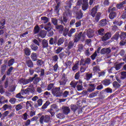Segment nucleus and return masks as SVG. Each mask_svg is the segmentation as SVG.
Returning <instances> with one entry per match:
<instances>
[{
  "mask_svg": "<svg viewBox=\"0 0 126 126\" xmlns=\"http://www.w3.org/2000/svg\"><path fill=\"white\" fill-rule=\"evenodd\" d=\"M70 16H71V12L70 10L65 11L63 14V19L60 20L61 24H63V25H65L66 22H67L68 17H70Z\"/></svg>",
  "mask_w": 126,
  "mask_h": 126,
  "instance_id": "1",
  "label": "nucleus"
},
{
  "mask_svg": "<svg viewBox=\"0 0 126 126\" xmlns=\"http://www.w3.org/2000/svg\"><path fill=\"white\" fill-rule=\"evenodd\" d=\"M39 122L40 125H44V122L49 124L51 123V117L48 115L45 116L42 115L40 118Z\"/></svg>",
  "mask_w": 126,
  "mask_h": 126,
  "instance_id": "2",
  "label": "nucleus"
},
{
  "mask_svg": "<svg viewBox=\"0 0 126 126\" xmlns=\"http://www.w3.org/2000/svg\"><path fill=\"white\" fill-rule=\"evenodd\" d=\"M37 74H35L34 75L33 77H30L28 79H26L24 78H22L20 80V83H22L24 85H26V84H28V83H30V82H32V81L35 79V78L36 77Z\"/></svg>",
  "mask_w": 126,
  "mask_h": 126,
  "instance_id": "3",
  "label": "nucleus"
},
{
  "mask_svg": "<svg viewBox=\"0 0 126 126\" xmlns=\"http://www.w3.org/2000/svg\"><path fill=\"white\" fill-rule=\"evenodd\" d=\"M61 88H55L52 90V93L56 97H61L63 95V92L61 91Z\"/></svg>",
  "mask_w": 126,
  "mask_h": 126,
  "instance_id": "4",
  "label": "nucleus"
},
{
  "mask_svg": "<svg viewBox=\"0 0 126 126\" xmlns=\"http://www.w3.org/2000/svg\"><path fill=\"white\" fill-rule=\"evenodd\" d=\"M91 63V59L89 58L82 59L80 61V65L85 66L86 64H90Z\"/></svg>",
  "mask_w": 126,
  "mask_h": 126,
  "instance_id": "5",
  "label": "nucleus"
},
{
  "mask_svg": "<svg viewBox=\"0 0 126 126\" xmlns=\"http://www.w3.org/2000/svg\"><path fill=\"white\" fill-rule=\"evenodd\" d=\"M111 49L110 47L108 48H103L100 51L101 55H109L111 53Z\"/></svg>",
  "mask_w": 126,
  "mask_h": 126,
  "instance_id": "6",
  "label": "nucleus"
},
{
  "mask_svg": "<svg viewBox=\"0 0 126 126\" xmlns=\"http://www.w3.org/2000/svg\"><path fill=\"white\" fill-rule=\"evenodd\" d=\"M82 32H80L79 33H76L74 35V42L75 43H77L79 42V40L81 39Z\"/></svg>",
  "mask_w": 126,
  "mask_h": 126,
  "instance_id": "7",
  "label": "nucleus"
},
{
  "mask_svg": "<svg viewBox=\"0 0 126 126\" xmlns=\"http://www.w3.org/2000/svg\"><path fill=\"white\" fill-rule=\"evenodd\" d=\"M99 6H95L94 8H92V10L91 11V15L92 17H95V15L97 14V11L98 10V7Z\"/></svg>",
  "mask_w": 126,
  "mask_h": 126,
  "instance_id": "8",
  "label": "nucleus"
},
{
  "mask_svg": "<svg viewBox=\"0 0 126 126\" xmlns=\"http://www.w3.org/2000/svg\"><path fill=\"white\" fill-rule=\"evenodd\" d=\"M62 110L63 114H64V115H68V114L70 113V108H69L68 106H63L62 107Z\"/></svg>",
  "mask_w": 126,
  "mask_h": 126,
  "instance_id": "9",
  "label": "nucleus"
},
{
  "mask_svg": "<svg viewBox=\"0 0 126 126\" xmlns=\"http://www.w3.org/2000/svg\"><path fill=\"white\" fill-rule=\"evenodd\" d=\"M67 81V79H66V78H65V76L63 75L59 81L60 85L64 86V85L66 84Z\"/></svg>",
  "mask_w": 126,
  "mask_h": 126,
  "instance_id": "10",
  "label": "nucleus"
},
{
  "mask_svg": "<svg viewBox=\"0 0 126 126\" xmlns=\"http://www.w3.org/2000/svg\"><path fill=\"white\" fill-rule=\"evenodd\" d=\"M82 17H83V13H82L81 10H79L76 13V19L79 20L81 19Z\"/></svg>",
  "mask_w": 126,
  "mask_h": 126,
  "instance_id": "11",
  "label": "nucleus"
},
{
  "mask_svg": "<svg viewBox=\"0 0 126 126\" xmlns=\"http://www.w3.org/2000/svg\"><path fill=\"white\" fill-rule=\"evenodd\" d=\"M56 1L57 5H56L54 7V10L55 12H57V13H58L60 11V7H61L62 2H61V1H58V0H56Z\"/></svg>",
  "mask_w": 126,
  "mask_h": 126,
  "instance_id": "12",
  "label": "nucleus"
},
{
  "mask_svg": "<svg viewBox=\"0 0 126 126\" xmlns=\"http://www.w3.org/2000/svg\"><path fill=\"white\" fill-rule=\"evenodd\" d=\"M87 35L88 38H92L94 36V31L91 29L88 30L87 31Z\"/></svg>",
  "mask_w": 126,
  "mask_h": 126,
  "instance_id": "13",
  "label": "nucleus"
},
{
  "mask_svg": "<svg viewBox=\"0 0 126 126\" xmlns=\"http://www.w3.org/2000/svg\"><path fill=\"white\" fill-rule=\"evenodd\" d=\"M101 15H102V14L100 12H97L96 14V15L94 16V21L95 23H97V22H98L100 20Z\"/></svg>",
  "mask_w": 126,
  "mask_h": 126,
  "instance_id": "14",
  "label": "nucleus"
},
{
  "mask_svg": "<svg viewBox=\"0 0 126 126\" xmlns=\"http://www.w3.org/2000/svg\"><path fill=\"white\" fill-rule=\"evenodd\" d=\"M74 0H67L66 2L65 7H66V8H71V5H72V4L74 2Z\"/></svg>",
  "mask_w": 126,
  "mask_h": 126,
  "instance_id": "15",
  "label": "nucleus"
},
{
  "mask_svg": "<svg viewBox=\"0 0 126 126\" xmlns=\"http://www.w3.org/2000/svg\"><path fill=\"white\" fill-rule=\"evenodd\" d=\"M111 34L109 33H106L103 36L101 37V41H107L111 38Z\"/></svg>",
  "mask_w": 126,
  "mask_h": 126,
  "instance_id": "16",
  "label": "nucleus"
},
{
  "mask_svg": "<svg viewBox=\"0 0 126 126\" xmlns=\"http://www.w3.org/2000/svg\"><path fill=\"white\" fill-rule=\"evenodd\" d=\"M41 45L43 49L48 48V47H49V43L48 42V40H46V39H44L42 41Z\"/></svg>",
  "mask_w": 126,
  "mask_h": 126,
  "instance_id": "17",
  "label": "nucleus"
},
{
  "mask_svg": "<svg viewBox=\"0 0 126 126\" xmlns=\"http://www.w3.org/2000/svg\"><path fill=\"white\" fill-rule=\"evenodd\" d=\"M43 105V99L42 98L38 99L37 100V103H35L34 105V108H38L40 106Z\"/></svg>",
  "mask_w": 126,
  "mask_h": 126,
  "instance_id": "18",
  "label": "nucleus"
},
{
  "mask_svg": "<svg viewBox=\"0 0 126 126\" xmlns=\"http://www.w3.org/2000/svg\"><path fill=\"white\" fill-rule=\"evenodd\" d=\"M90 87L88 89V91L89 92H92L95 90V88L96 87V84H90Z\"/></svg>",
  "mask_w": 126,
  "mask_h": 126,
  "instance_id": "19",
  "label": "nucleus"
},
{
  "mask_svg": "<svg viewBox=\"0 0 126 126\" xmlns=\"http://www.w3.org/2000/svg\"><path fill=\"white\" fill-rule=\"evenodd\" d=\"M31 91V88H27L25 90H22L21 91V94L23 96H24V95H26V94H28L29 92Z\"/></svg>",
  "mask_w": 126,
  "mask_h": 126,
  "instance_id": "20",
  "label": "nucleus"
},
{
  "mask_svg": "<svg viewBox=\"0 0 126 126\" xmlns=\"http://www.w3.org/2000/svg\"><path fill=\"white\" fill-rule=\"evenodd\" d=\"M78 84L77 85V89L78 91H81L82 90V88H83V86H82V81L81 80H79Z\"/></svg>",
  "mask_w": 126,
  "mask_h": 126,
  "instance_id": "21",
  "label": "nucleus"
},
{
  "mask_svg": "<svg viewBox=\"0 0 126 126\" xmlns=\"http://www.w3.org/2000/svg\"><path fill=\"white\" fill-rule=\"evenodd\" d=\"M123 64H125L124 62L118 64H116L114 66V68H115V69L116 70H120V69H121V68L122 67V66H123Z\"/></svg>",
  "mask_w": 126,
  "mask_h": 126,
  "instance_id": "22",
  "label": "nucleus"
},
{
  "mask_svg": "<svg viewBox=\"0 0 126 126\" xmlns=\"http://www.w3.org/2000/svg\"><path fill=\"white\" fill-rule=\"evenodd\" d=\"M44 29L45 30H47V31H49L52 29V24H51V22H48L45 25Z\"/></svg>",
  "mask_w": 126,
  "mask_h": 126,
  "instance_id": "23",
  "label": "nucleus"
},
{
  "mask_svg": "<svg viewBox=\"0 0 126 126\" xmlns=\"http://www.w3.org/2000/svg\"><path fill=\"white\" fill-rule=\"evenodd\" d=\"M109 17L110 19H114L117 16V13L115 11H112L109 12Z\"/></svg>",
  "mask_w": 126,
  "mask_h": 126,
  "instance_id": "24",
  "label": "nucleus"
},
{
  "mask_svg": "<svg viewBox=\"0 0 126 126\" xmlns=\"http://www.w3.org/2000/svg\"><path fill=\"white\" fill-rule=\"evenodd\" d=\"M101 83L105 86H108L111 84V80L110 79H105L102 81Z\"/></svg>",
  "mask_w": 126,
  "mask_h": 126,
  "instance_id": "25",
  "label": "nucleus"
},
{
  "mask_svg": "<svg viewBox=\"0 0 126 126\" xmlns=\"http://www.w3.org/2000/svg\"><path fill=\"white\" fill-rule=\"evenodd\" d=\"M99 24V25L101 26V27H104V26H106V25H107V21L106 19H104L100 21Z\"/></svg>",
  "mask_w": 126,
  "mask_h": 126,
  "instance_id": "26",
  "label": "nucleus"
},
{
  "mask_svg": "<svg viewBox=\"0 0 126 126\" xmlns=\"http://www.w3.org/2000/svg\"><path fill=\"white\" fill-rule=\"evenodd\" d=\"M126 4V1H123L119 4L116 5V7L118 8V9H122V8H124V5Z\"/></svg>",
  "mask_w": 126,
  "mask_h": 126,
  "instance_id": "27",
  "label": "nucleus"
},
{
  "mask_svg": "<svg viewBox=\"0 0 126 126\" xmlns=\"http://www.w3.org/2000/svg\"><path fill=\"white\" fill-rule=\"evenodd\" d=\"M31 58L32 62H36L37 61V54L36 53H32L31 55Z\"/></svg>",
  "mask_w": 126,
  "mask_h": 126,
  "instance_id": "28",
  "label": "nucleus"
},
{
  "mask_svg": "<svg viewBox=\"0 0 126 126\" xmlns=\"http://www.w3.org/2000/svg\"><path fill=\"white\" fill-rule=\"evenodd\" d=\"M26 64H27V66H28V67L32 68L34 66V64L33 63V62H32V60H31L27 61L26 62Z\"/></svg>",
  "mask_w": 126,
  "mask_h": 126,
  "instance_id": "29",
  "label": "nucleus"
},
{
  "mask_svg": "<svg viewBox=\"0 0 126 126\" xmlns=\"http://www.w3.org/2000/svg\"><path fill=\"white\" fill-rule=\"evenodd\" d=\"M70 109L73 113H75L76 110L78 109V106L76 105L72 104L70 105Z\"/></svg>",
  "mask_w": 126,
  "mask_h": 126,
  "instance_id": "30",
  "label": "nucleus"
},
{
  "mask_svg": "<svg viewBox=\"0 0 126 126\" xmlns=\"http://www.w3.org/2000/svg\"><path fill=\"white\" fill-rule=\"evenodd\" d=\"M41 20L42 21V22L44 24H47V23H48V22H49V21H50V19L48 18L47 17H42L41 18Z\"/></svg>",
  "mask_w": 126,
  "mask_h": 126,
  "instance_id": "31",
  "label": "nucleus"
},
{
  "mask_svg": "<svg viewBox=\"0 0 126 126\" xmlns=\"http://www.w3.org/2000/svg\"><path fill=\"white\" fill-rule=\"evenodd\" d=\"M69 31V29L68 28H65L64 30H63V35L64 37H66V36H68V32Z\"/></svg>",
  "mask_w": 126,
  "mask_h": 126,
  "instance_id": "32",
  "label": "nucleus"
},
{
  "mask_svg": "<svg viewBox=\"0 0 126 126\" xmlns=\"http://www.w3.org/2000/svg\"><path fill=\"white\" fill-rule=\"evenodd\" d=\"M2 108L3 109L4 111H6L7 109L11 110V109H12V106L10 104H5L3 106Z\"/></svg>",
  "mask_w": 126,
  "mask_h": 126,
  "instance_id": "33",
  "label": "nucleus"
},
{
  "mask_svg": "<svg viewBox=\"0 0 126 126\" xmlns=\"http://www.w3.org/2000/svg\"><path fill=\"white\" fill-rule=\"evenodd\" d=\"M113 87L114 88H115V89H118L119 87H121V85L119 83H118L117 81H114L113 82Z\"/></svg>",
  "mask_w": 126,
  "mask_h": 126,
  "instance_id": "34",
  "label": "nucleus"
},
{
  "mask_svg": "<svg viewBox=\"0 0 126 126\" xmlns=\"http://www.w3.org/2000/svg\"><path fill=\"white\" fill-rule=\"evenodd\" d=\"M76 30L75 29L72 28L69 31L68 33V37H72V34L75 33Z\"/></svg>",
  "mask_w": 126,
  "mask_h": 126,
  "instance_id": "35",
  "label": "nucleus"
},
{
  "mask_svg": "<svg viewBox=\"0 0 126 126\" xmlns=\"http://www.w3.org/2000/svg\"><path fill=\"white\" fill-rule=\"evenodd\" d=\"M55 28L57 29V30H59L60 32H63V26L62 25H57L56 26H55Z\"/></svg>",
  "mask_w": 126,
  "mask_h": 126,
  "instance_id": "36",
  "label": "nucleus"
},
{
  "mask_svg": "<svg viewBox=\"0 0 126 126\" xmlns=\"http://www.w3.org/2000/svg\"><path fill=\"white\" fill-rule=\"evenodd\" d=\"M99 94V91H97L95 92L92 93L90 94L89 97L90 98H94V97H96V96H98Z\"/></svg>",
  "mask_w": 126,
  "mask_h": 126,
  "instance_id": "37",
  "label": "nucleus"
},
{
  "mask_svg": "<svg viewBox=\"0 0 126 126\" xmlns=\"http://www.w3.org/2000/svg\"><path fill=\"white\" fill-rule=\"evenodd\" d=\"M39 35L41 38H45L47 35V32L45 31H41L40 32Z\"/></svg>",
  "mask_w": 126,
  "mask_h": 126,
  "instance_id": "38",
  "label": "nucleus"
},
{
  "mask_svg": "<svg viewBox=\"0 0 126 126\" xmlns=\"http://www.w3.org/2000/svg\"><path fill=\"white\" fill-rule=\"evenodd\" d=\"M78 65H79V62H78L77 63H76L72 67V69L73 71H75V70H77V69L79 68Z\"/></svg>",
  "mask_w": 126,
  "mask_h": 126,
  "instance_id": "39",
  "label": "nucleus"
},
{
  "mask_svg": "<svg viewBox=\"0 0 126 126\" xmlns=\"http://www.w3.org/2000/svg\"><path fill=\"white\" fill-rule=\"evenodd\" d=\"M0 24L1 26H0V30H2L4 28V25H5V20L3 19L0 21Z\"/></svg>",
  "mask_w": 126,
  "mask_h": 126,
  "instance_id": "40",
  "label": "nucleus"
},
{
  "mask_svg": "<svg viewBox=\"0 0 126 126\" xmlns=\"http://www.w3.org/2000/svg\"><path fill=\"white\" fill-rule=\"evenodd\" d=\"M31 49H32V51H38V47L36 45V44H34V43H32L31 46Z\"/></svg>",
  "mask_w": 126,
  "mask_h": 126,
  "instance_id": "41",
  "label": "nucleus"
},
{
  "mask_svg": "<svg viewBox=\"0 0 126 126\" xmlns=\"http://www.w3.org/2000/svg\"><path fill=\"white\" fill-rule=\"evenodd\" d=\"M78 83H79L78 81H73L70 83V85L71 87H72L73 88H75Z\"/></svg>",
  "mask_w": 126,
  "mask_h": 126,
  "instance_id": "42",
  "label": "nucleus"
},
{
  "mask_svg": "<svg viewBox=\"0 0 126 126\" xmlns=\"http://www.w3.org/2000/svg\"><path fill=\"white\" fill-rule=\"evenodd\" d=\"M93 76V74L92 73H86V80H90L91 78H92V77Z\"/></svg>",
  "mask_w": 126,
  "mask_h": 126,
  "instance_id": "43",
  "label": "nucleus"
},
{
  "mask_svg": "<svg viewBox=\"0 0 126 126\" xmlns=\"http://www.w3.org/2000/svg\"><path fill=\"white\" fill-rule=\"evenodd\" d=\"M64 42V39H63V38H59L57 42L58 46H61V45H63Z\"/></svg>",
  "mask_w": 126,
  "mask_h": 126,
  "instance_id": "44",
  "label": "nucleus"
},
{
  "mask_svg": "<svg viewBox=\"0 0 126 126\" xmlns=\"http://www.w3.org/2000/svg\"><path fill=\"white\" fill-rule=\"evenodd\" d=\"M74 41L71 40L70 41L68 44V49L69 50H70V49L72 48V47H73V46H74Z\"/></svg>",
  "mask_w": 126,
  "mask_h": 126,
  "instance_id": "45",
  "label": "nucleus"
},
{
  "mask_svg": "<svg viewBox=\"0 0 126 126\" xmlns=\"http://www.w3.org/2000/svg\"><path fill=\"white\" fill-rule=\"evenodd\" d=\"M50 45H57V40L54 39L53 38L51 37L49 40Z\"/></svg>",
  "mask_w": 126,
  "mask_h": 126,
  "instance_id": "46",
  "label": "nucleus"
},
{
  "mask_svg": "<svg viewBox=\"0 0 126 126\" xmlns=\"http://www.w3.org/2000/svg\"><path fill=\"white\" fill-rule=\"evenodd\" d=\"M50 104H51V103H50L49 101H46V102L43 104V105L42 106L41 109L42 110H45V109H47V107H48V106H49V105H50Z\"/></svg>",
  "mask_w": 126,
  "mask_h": 126,
  "instance_id": "47",
  "label": "nucleus"
},
{
  "mask_svg": "<svg viewBox=\"0 0 126 126\" xmlns=\"http://www.w3.org/2000/svg\"><path fill=\"white\" fill-rule=\"evenodd\" d=\"M62 95L63 98H66V97L70 95V94L69 91H65L63 93H62Z\"/></svg>",
  "mask_w": 126,
  "mask_h": 126,
  "instance_id": "48",
  "label": "nucleus"
},
{
  "mask_svg": "<svg viewBox=\"0 0 126 126\" xmlns=\"http://www.w3.org/2000/svg\"><path fill=\"white\" fill-rule=\"evenodd\" d=\"M24 51H25V54L26 56H30V55H31V51L29 48H26L24 49Z\"/></svg>",
  "mask_w": 126,
  "mask_h": 126,
  "instance_id": "49",
  "label": "nucleus"
},
{
  "mask_svg": "<svg viewBox=\"0 0 126 126\" xmlns=\"http://www.w3.org/2000/svg\"><path fill=\"white\" fill-rule=\"evenodd\" d=\"M33 32L34 34H38L40 32V27H39V26L37 25L34 27Z\"/></svg>",
  "mask_w": 126,
  "mask_h": 126,
  "instance_id": "50",
  "label": "nucleus"
},
{
  "mask_svg": "<svg viewBox=\"0 0 126 126\" xmlns=\"http://www.w3.org/2000/svg\"><path fill=\"white\" fill-rule=\"evenodd\" d=\"M78 52H80L81 53V52H82L83 50H84V45L82 44H79L78 45Z\"/></svg>",
  "mask_w": 126,
  "mask_h": 126,
  "instance_id": "51",
  "label": "nucleus"
},
{
  "mask_svg": "<svg viewBox=\"0 0 126 126\" xmlns=\"http://www.w3.org/2000/svg\"><path fill=\"white\" fill-rule=\"evenodd\" d=\"M121 76L120 77L121 79L124 80V79H126V71H122L121 72Z\"/></svg>",
  "mask_w": 126,
  "mask_h": 126,
  "instance_id": "52",
  "label": "nucleus"
},
{
  "mask_svg": "<svg viewBox=\"0 0 126 126\" xmlns=\"http://www.w3.org/2000/svg\"><path fill=\"white\" fill-rule=\"evenodd\" d=\"M6 70V65L5 64H3L2 65L1 67V73L3 74L4 72H5V70Z\"/></svg>",
  "mask_w": 126,
  "mask_h": 126,
  "instance_id": "53",
  "label": "nucleus"
},
{
  "mask_svg": "<svg viewBox=\"0 0 126 126\" xmlns=\"http://www.w3.org/2000/svg\"><path fill=\"white\" fill-rule=\"evenodd\" d=\"M51 22L55 27L58 25V19L56 18H52L51 19Z\"/></svg>",
  "mask_w": 126,
  "mask_h": 126,
  "instance_id": "54",
  "label": "nucleus"
},
{
  "mask_svg": "<svg viewBox=\"0 0 126 126\" xmlns=\"http://www.w3.org/2000/svg\"><path fill=\"white\" fill-rule=\"evenodd\" d=\"M48 112L50 113L51 115V117H54L55 116V112H56L55 110H54L52 107H51V108L48 110Z\"/></svg>",
  "mask_w": 126,
  "mask_h": 126,
  "instance_id": "55",
  "label": "nucleus"
},
{
  "mask_svg": "<svg viewBox=\"0 0 126 126\" xmlns=\"http://www.w3.org/2000/svg\"><path fill=\"white\" fill-rule=\"evenodd\" d=\"M34 81L33 82L34 84H37L40 80H41V78L38 77V75H37V76L34 78Z\"/></svg>",
  "mask_w": 126,
  "mask_h": 126,
  "instance_id": "56",
  "label": "nucleus"
},
{
  "mask_svg": "<svg viewBox=\"0 0 126 126\" xmlns=\"http://www.w3.org/2000/svg\"><path fill=\"white\" fill-rule=\"evenodd\" d=\"M120 38L121 40H125L126 38V32H122L121 34Z\"/></svg>",
  "mask_w": 126,
  "mask_h": 126,
  "instance_id": "57",
  "label": "nucleus"
},
{
  "mask_svg": "<svg viewBox=\"0 0 126 126\" xmlns=\"http://www.w3.org/2000/svg\"><path fill=\"white\" fill-rule=\"evenodd\" d=\"M82 8L84 11L88 9V4L83 3L82 6Z\"/></svg>",
  "mask_w": 126,
  "mask_h": 126,
  "instance_id": "58",
  "label": "nucleus"
},
{
  "mask_svg": "<svg viewBox=\"0 0 126 126\" xmlns=\"http://www.w3.org/2000/svg\"><path fill=\"white\" fill-rule=\"evenodd\" d=\"M14 63V59H11L8 62V66H11Z\"/></svg>",
  "mask_w": 126,
  "mask_h": 126,
  "instance_id": "59",
  "label": "nucleus"
},
{
  "mask_svg": "<svg viewBox=\"0 0 126 126\" xmlns=\"http://www.w3.org/2000/svg\"><path fill=\"white\" fill-rule=\"evenodd\" d=\"M93 71H94V72L100 71V67H99L98 65L94 66L93 67Z\"/></svg>",
  "mask_w": 126,
  "mask_h": 126,
  "instance_id": "60",
  "label": "nucleus"
},
{
  "mask_svg": "<svg viewBox=\"0 0 126 126\" xmlns=\"http://www.w3.org/2000/svg\"><path fill=\"white\" fill-rule=\"evenodd\" d=\"M9 102L11 103L12 104H14L16 103V98L13 97L9 99Z\"/></svg>",
  "mask_w": 126,
  "mask_h": 126,
  "instance_id": "61",
  "label": "nucleus"
},
{
  "mask_svg": "<svg viewBox=\"0 0 126 126\" xmlns=\"http://www.w3.org/2000/svg\"><path fill=\"white\" fill-rule=\"evenodd\" d=\"M104 92H106V93L112 94L113 93V90L110 88H107L104 90Z\"/></svg>",
  "mask_w": 126,
  "mask_h": 126,
  "instance_id": "62",
  "label": "nucleus"
},
{
  "mask_svg": "<svg viewBox=\"0 0 126 126\" xmlns=\"http://www.w3.org/2000/svg\"><path fill=\"white\" fill-rule=\"evenodd\" d=\"M57 118L58 119H64V115L63 113H59L57 115Z\"/></svg>",
  "mask_w": 126,
  "mask_h": 126,
  "instance_id": "63",
  "label": "nucleus"
},
{
  "mask_svg": "<svg viewBox=\"0 0 126 126\" xmlns=\"http://www.w3.org/2000/svg\"><path fill=\"white\" fill-rule=\"evenodd\" d=\"M15 109L16 111H19V110H21V109H22V105L21 104L17 105L16 106Z\"/></svg>",
  "mask_w": 126,
  "mask_h": 126,
  "instance_id": "64",
  "label": "nucleus"
}]
</instances>
